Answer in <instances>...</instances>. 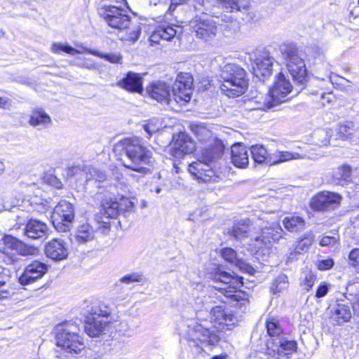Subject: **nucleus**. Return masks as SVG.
Returning a JSON list of instances; mask_svg holds the SVG:
<instances>
[{"label":"nucleus","instance_id":"nucleus-20","mask_svg":"<svg viewBox=\"0 0 359 359\" xmlns=\"http://www.w3.org/2000/svg\"><path fill=\"white\" fill-rule=\"evenodd\" d=\"M195 147L194 141L187 134L182 133L173 136L170 153L175 158H180L184 154L193 152Z\"/></svg>","mask_w":359,"mask_h":359},{"label":"nucleus","instance_id":"nucleus-6","mask_svg":"<svg viewBox=\"0 0 359 359\" xmlns=\"http://www.w3.org/2000/svg\"><path fill=\"white\" fill-rule=\"evenodd\" d=\"M221 90L229 97H237L245 93L248 82L245 71L236 64L225 65L220 73Z\"/></svg>","mask_w":359,"mask_h":359},{"label":"nucleus","instance_id":"nucleus-61","mask_svg":"<svg viewBox=\"0 0 359 359\" xmlns=\"http://www.w3.org/2000/svg\"><path fill=\"white\" fill-rule=\"evenodd\" d=\"M82 67H84V68H87L88 69H93L95 68L93 65H88V64H83L82 65Z\"/></svg>","mask_w":359,"mask_h":359},{"label":"nucleus","instance_id":"nucleus-16","mask_svg":"<svg viewBox=\"0 0 359 359\" xmlns=\"http://www.w3.org/2000/svg\"><path fill=\"white\" fill-rule=\"evenodd\" d=\"M341 196L331 191H322L313 196L310 206L316 211H329L335 209L341 203Z\"/></svg>","mask_w":359,"mask_h":359},{"label":"nucleus","instance_id":"nucleus-22","mask_svg":"<svg viewBox=\"0 0 359 359\" xmlns=\"http://www.w3.org/2000/svg\"><path fill=\"white\" fill-rule=\"evenodd\" d=\"M46 256L55 261L65 259L68 256V249L65 242L59 238H54L45 245Z\"/></svg>","mask_w":359,"mask_h":359},{"label":"nucleus","instance_id":"nucleus-50","mask_svg":"<svg viewBox=\"0 0 359 359\" xmlns=\"http://www.w3.org/2000/svg\"><path fill=\"white\" fill-rule=\"evenodd\" d=\"M90 177L87 178V181L88 182L92 181H94L95 182H104L107 179L104 172L95 168H93L90 171Z\"/></svg>","mask_w":359,"mask_h":359},{"label":"nucleus","instance_id":"nucleus-43","mask_svg":"<svg viewBox=\"0 0 359 359\" xmlns=\"http://www.w3.org/2000/svg\"><path fill=\"white\" fill-rule=\"evenodd\" d=\"M313 242V236L311 233H306L301 238L295 247V252L301 254L306 252Z\"/></svg>","mask_w":359,"mask_h":359},{"label":"nucleus","instance_id":"nucleus-23","mask_svg":"<svg viewBox=\"0 0 359 359\" xmlns=\"http://www.w3.org/2000/svg\"><path fill=\"white\" fill-rule=\"evenodd\" d=\"M352 317L350 306L344 303H337L330 309V320L334 325H341L350 321Z\"/></svg>","mask_w":359,"mask_h":359},{"label":"nucleus","instance_id":"nucleus-8","mask_svg":"<svg viewBox=\"0 0 359 359\" xmlns=\"http://www.w3.org/2000/svg\"><path fill=\"white\" fill-rule=\"evenodd\" d=\"M280 52L294 81L299 85H304L308 81V73L304 60L297 46L293 44L283 45Z\"/></svg>","mask_w":359,"mask_h":359},{"label":"nucleus","instance_id":"nucleus-9","mask_svg":"<svg viewBox=\"0 0 359 359\" xmlns=\"http://www.w3.org/2000/svg\"><path fill=\"white\" fill-rule=\"evenodd\" d=\"M292 91V85L283 73H279L277 81L269 90V94L260 97L257 101L259 104L257 109L262 110L271 109L286 100V97Z\"/></svg>","mask_w":359,"mask_h":359},{"label":"nucleus","instance_id":"nucleus-60","mask_svg":"<svg viewBox=\"0 0 359 359\" xmlns=\"http://www.w3.org/2000/svg\"><path fill=\"white\" fill-rule=\"evenodd\" d=\"M177 3H174L172 1L168 8V11L169 12L170 14H172V12L175 11V8H176V6H177Z\"/></svg>","mask_w":359,"mask_h":359},{"label":"nucleus","instance_id":"nucleus-39","mask_svg":"<svg viewBox=\"0 0 359 359\" xmlns=\"http://www.w3.org/2000/svg\"><path fill=\"white\" fill-rule=\"evenodd\" d=\"M266 327L267 333L271 338H279V336L283 332V330L282 327H280L279 320L276 318H269L266 323ZM272 339H271V340Z\"/></svg>","mask_w":359,"mask_h":359},{"label":"nucleus","instance_id":"nucleus-46","mask_svg":"<svg viewBox=\"0 0 359 359\" xmlns=\"http://www.w3.org/2000/svg\"><path fill=\"white\" fill-rule=\"evenodd\" d=\"M52 51L55 53H60V52H65L71 55L81 53V52L68 44H62L60 43H55L52 46Z\"/></svg>","mask_w":359,"mask_h":359},{"label":"nucleus","instance_id":"nucleus-56","mask_svg":"<svg viewBox=\"0 0 359 359\" xmlns=\"http://www.w3.org/2000/svg\"><path fill=\"white\" fill-rule=\"evenodd\" d=\"M351 301L352 302V307L355 314L359 317V297H354V299Z\"/></svg>","mask_w":359,"mask_h":359},{"label":"nucleus","instance_id":"nucleus-12","mask_svg":"<svg viewBox=\"0 0 359 359\" xmlns=\"http://www.w3.org/2000/svg\"><path fill=\"white\" fill-rule=\"evenodd\" d=\"M193 78L187 73L178 74L172 87V99L174 108L176 105L183 106L191 98Z\"/></svg>","mask_w":359,"mask_h":359},{"label":"nucleus","instance_id":"nucleus-24","mask_svg":"<svg viewBox=\"0 0 359 359\" xmlns=\"http://www.w3.org/2000/svg\"><path fill=\"white\" fill-rule=\"evenodd\" d=\"M85 332L90 337H97L109 330V320L88 316L85 323Z\"/></svg>","mask_w":359,"mask_h":359},{"label":"nucleus","instance_id":"nucleus-38","mask_svg":"<svg viewBox=\"0 0 359 359\" xmlns=\"http://www.w3.org/2000/svg\"><path fill=\"white\" fill-rule=\"evenodd\" d=\"M252 157L255 162L257 163H266L268 164L269 155H268L266 149L262 145H252L250 149Z\"/></svg>","mask_w":359,"mask_h":359},{"label":"nucleus","instance_id":"nucleus-28","mask_svg":"<svg viewBox=\"0 0 359 359\" xmlns=\"http://www.w3.org/2000/svg\"><path fill=\"white\" fill-rule=\"evenodd\" d=\"M231 161L233 164L241 168H245L249 163V155L247 148L241 143L234 144L231 147Z\"/></svg>","mask_w":359,"mask_h":359},{"label":"nucleus","instance_id":"nucleus-47","mask_svg":"<svg viewBox=\"0 0 359 359\" xmlns=\"http://www.w3.org/2000/svg\"><path fill=\"white\" fill-rule=\"evenodd\" d=\"M118 316L116 318L110 317L109 320V329L114 328L116 332L125 334L128 331V325L125 320H119Z\"/></svg>","mask_w":359,"mask_h":359},{"label":"nucleus","instance_id":"nucleus-19","mask_svg":"<svg viewBox=\"0 0 359 359\" xmlns=\"http://www.w3.org/2000/svg\"><path fill=\"white\" fill-rule=\"evenodd\" d=\"M147 93L153 100L160 103H165L174 109L173 100L170 95V88L165 82L154 81L147 87Z\"/></svg>","mask_w":359,"mask_h":359},{"label":"nucleus","instance_id":"nucleus-64","mask_svg":"<svg viewBox=\"0 0 359 359\" xmlns=\"http://www.w3.org/2000/svg\"><path fill=\"white\" fill-rule=\"evenodd\" d=\"M161 189L160 187H157V188L156 189V190H155V192H156V194H159V193L161 192Z\"/></svg>","mask_w":359,"mask_h":359},{"label":"nucleus","instance_id":"nucleus-45","mask_svg":"<svg viewBox=\"0 0 359 359\" xmlns=\"http://www.w3.org/2000/svg\"><path fill=\"white\" fill-rule=\"evenodd\" d=\"M10 271L8 269L0 266V299L7 297L8 292L5 289L6 283L10 279Z\"/></svg>","mask_w":359,"mask_h":359},{"label":"nucleus","instance_id":"nucleus-33","mask_svg":"<svg viewBox=\"0 0 359 359\" xmlns=\"http://www.w3.org/2000/svg\"><path fill=\"white\" fill-rule=\"evenodd\" d=\"M29 123L33 127L43 129L48 127L51 119L42 109H36L32 112Z\"/></svg>","mask_w":359,"mask_h":359},{"label":"nucleus","instance_id":"nucleus-41","mask_svg":"<svg viewBox=\"0 0 359 359\" xmlns=\"http://www.w3.org/2000/svg\"><path fill=\"white\" fill-rule=\"evenodd\" d=\"M288 285L289 282L287 276L285 274H280L273 280L271 290L273 294H277L287 289Z\"/></svg>","mask_w":359,"mask_h":359},{"label":"nucleus","instance_id":"nucleus-30","mask_svg":"<svg viewBox=\"0 0 359 359\" xmlns=\"http://www.w3.org/2000/svg\"><path fill=\"white\" fill-rule=\"evenodd\" d=\"M306 154H299L294 151H279L276 150L274 153L269 155L268 160L269 165H276L285 163L291 160H297L300 158H305Z\"/></svg>","mask_w":359,"mask_h":359},{"label":"nucleus","instance_id":"nucleus-52","mask_svg":"<svg viewBox=\"0 0 359 359\" xmlns=\"http://www.w3.org/2000/svg\"><path fill=\"white\" fill-rule=\"evenodd\" d=\"M330 287V285L325 283L322 282L320 285L318 287L316 292V297L317 298H322L325 297Z\"/></svg>","mask_w":359,"mask_h":359},{"label":"nucleus","instance_id":"nucleus-32","mask_svg":"<svg viewBox=\"0 0 359 359\" xmlns=\"http://www.w3.org/2000/svg\"><path fill=\"white\" fill-rule=\"evenodd\" d=\"M95 231L94 228L88 222L80 224L77 228L75 241L79 244H83L91 241L95 238Z\"/></svg>","mask_w":359,"mask_h":359},{"label":"nucleus","instance_id":"nucleus-44","mask_svg":"<svg viewBox=\"0 0 359 359\" xmlns=\"http://www.w3.org/2000/svg\"><path fill=\"white\" fill-rule=\"evenodd\" d=\"M192 326V332L194 334L192 336L194 339L197 340H205V338L208 337L210 334V331L209 329L204 327L203 325L201 324L197 325H188L189 327Z\"/></svg>","mask_w":359,"mask_h":359},{"label":"nucleus","instance_id":"nucleus-35","mask_svg":"<svg viewBox=\"0 0 359 359\" xmlns=\"http://www.w3.org/2000/svg\"><path fill=\"white\" fill-rule=\"evenodd\" d=\"M332 180L337 185L347 184L351 181V168L346 165L338 167L333 172Z\"/></svg>","mask_w":359,"mask_h":359},{"label":"nucleus","instance_id":"nucleus-1","mask_svg":"<svg viewBox=\"0 0 359 359\" xmlns=\"http://www.w3.org/2000/svg\"><path fill=\"white\" fill-rule=\"evenodd\" d=\"M191 130L198 141L210 143V146L202 149L198 161L189 164L188 171L198 182H216L219 177V171L212 165L222 158L224 150V144L214 137L203 124L192 125Z\"/></svg>","mask_w":359,"mask_h":359},{"label":"nucleus","instance_id":"nucleus-27","mask_svg":"<svg viewBox=\"0 0 359 359\" xmlns=\"http://www.w3.org/2000/svg\"><path fill=\"white\" fill-rule=\"evenodd\" d=\"M118 85L132 93H141L143 90L142 78L134 72H128L123 79L118 81Z\"/></svg>","mask_w":359,"mask_h":359},{"label":"nucleus","instance_id":"nucleus-57","mask_svg":"<svg viewBox=\"0 0 359 359\" xmlns=\"http://www.w3.org/2000/svg\"><path fill=\"white\" fill-rule=\"evenodd\" d=\"M11 106V100L8 97H0V108L7 109Z\"/></svg>","mask_w":359,"mask_h":359},{"label":"nucleus","instance_id":"nucleus-40","mask_svg":"<svg viewBox=\"0 0 359 359\" xmlns=\"http://www.w3.org/2000/svg\"><path fill=\"white\" fill-rule=\"evenodd\" d=\"M83 50L93 55L103 58L111 63H121L122 60V56L119 53H102L99 51L87 48H83Z\"/></svg>","mask_w":359,"mask_h":359},{"label":"nucleus","instance_id":"nucleus-21","mask_svg":"<svg viewBox=\"0 0 359 359\" xmlns=\"http://www.w3.org/2000/svg\"><path fill=\"white\" fill-rule=\"evenodd\" d=\"M256 229V222L254 223L250 219H245L234 224L231 229H229L227 234L231 238L240 241H244L248 238H250L251 240L255 241Z\"/></svg>","mask_w":359,"mask_h":359},{"label":"nucleus","instance_id":"nucleus-26","mask_svg":"<svg viewBox=\"0 0 359 359\" xmlns=\"http://www.w3.org/2000/svg\"><path fill=\"white\" fill-rule=\"evenodd\" d=\"M182 28L176 25H166L158 27L150 36V42L159 43L161 40L171 41L180 32Z\"/></svg>","mask_w":359,"mask_h":359},{"label":"nucleus","instance_id":"nucleus-51","mask_svg":"<svg viewBox=\"0 0 359 359\" xmlns=\"http://www.w3.org/2000/svg\"><path fill=\"white\" fill-rule=\"evenodd\" d=\"M142 280L141 276L137 273H130L124 276L120 279V281L125 284H130L134 282H140Z\"/></svg>","mask_w":359,"mask_h":359},{"label":"nucleus","instance_id":"nucleus-17","mask_svg":"<svg viewBox=\"0 0 359 359\" xmlns=\"http://www.w3.org/2000/svg\"><path fill=\"white\" fill-rule=\"evenodd\" d=\"M48 265L39 260H34L27 264L23 273L19 277L20 285H27L41 279L48 271Z\"/></svg>","mask_w":359,"mask_h":359},{"label":"nucleus","instance_id":"nucleus-49","mask_svg":"<svg viewBox=\"0 0 359 359\" xmlns=\"http://www.w3.org/2000/svg\"><path fill=\"white\" fill-rule=\"evenodd\" d=\"M315 137L318 140V144L322 146H326L330 143L331 134L325 130H318L314 133Z\"/></svg>","mask_w":359,"mask_h":359},{"label":"nucleus","instance_id":"nucleus-13","mask_svg":"<svg viewBox=\"0 0 359 359\" xmlns=\"http://www.w3.org/2000/svg\"><path fill=\"white\" fill-rule=\"evenodd\" d=\"M252 62L254 74L257 76L264 78L269 76L272 73L273 58L265 50H256L250 55Z\"/></svg>","mask_w":359,"mask_h":359},{"label":"nucleus","instance_id":"nucleus-25","mask_svg":"<svg viewBox=\"0 0 359 359\" xmlns=\"http://www.w3.org/2000/svg\"><path fill=\"white\" fill-rule=\"evenodd\" d=\"M221 255L224 259L238 268L241 271L249 274H253L255 270L247 264L242 258H240L236 252L231 248H224L221 250Z\"/></svg>","mask_w":359,"mask_h":359},{"label":"nucleus","instance_id":"nucleus-42","mask_svg":"<svg viewBox=\"0 0 359 359\" xmlns=\"http://www.w3.org/2000/svg\"><path fill=\"white\" fill-rule=\"evenodd\" d=\"M356 129L355 125L351 122H347L341 124L338 128V135L342 139H352V136L355 133Z\"/></svg>","mask_w":359,"mask_h":359},{"label":"nucleus","instance_id":"nucleus-36","mask_svg":"<svg viewBox=\"0 0 359 359\" xmlns=\"http://www.w3.org/2000/svg\"><path fill=\"white\" fill-rule=\"evenodd\" d=\"M283 225L290 232H297L304 229L305 221L299 216H288L284 218Z\"/></svg>","mask_w":359,"mask_h":359},{"label":"nucleus","instance_id":"nucleus-29","mask_svg":"<svg viewBox=\"0 0 359 359\" xmlns=\"http://www.w3.org/2000/svg\"><path fill=\"white\" fill-rule=\"evenodd\" d=\"M46 223L36 219H30L25 227V234L32 239H39L45 237L48 232Z\"/></svg>","mask_w":359,"mask_h":359},{"label":"nucleus","instance_id":"nucleus-3","mask_svg":"<svg viewBox=\"0 0 359 359\" xmlns=\"http://www.w3.org/2000/svg\"><path fill=\"white\" fill-rule=\"evenodd\" d=\"M114 151L116 154L125 155L126 159L123 160L125 168L142 175L149 172L145 165L151 163L152 153L138 139L125 138L114 145Z\"/></svg>","mask_w":359,"mask_h":359},{"label":"nucleus","instance_id":"nucleus-37","mask_svg":"<svg viewBox=\"0 0 359 359\" xmlns=\"http://www.w3.org/2000/svg\"><path fill=\"white\" fill-rule=\"evenodd\" d=\"M88 312L90 315V317H96L98 319L100 318H106L105 320H108L110 318L111 313V309L104 303H97L94 304Z\"/></svg>","mask_w":359,"mask_h":359},{"label":"nucleus","instance_id":"nucleus-10","mask_svg":"<svg viewBox=\"0 0 359 359\" xmlns=\"http://www.w3.org/2000/svg\"><path fill=\"white\" fill-rule=\"evenodd\" d=\"M74 210L72 203L63 200L55 207L52 213V224L59 232L70 230L74 219Z\"/></svg>","mask_w":359,"mask_h":359},{"label":"nucleus","instance_id":"nucleus-58","mask_svg":"<svg viewBox=\"0 0 359 359\" xmlns=\"http://www.w3.org/2000/svg\"><path fill=\"white\" fill-rule=\"evenodd\" d=\"M144 130H145V132L147 133L149 136H151L152 134H154L157 130V128L154 125L145 124L144 126Z\"/></svg>","mask_w":359,"mask_h":359},{"label":"nucleus","instance_id":"nucleus-59","mask_svg":"<svg viewBox=\"0 0 359 359\" xmlns=\"http://www.w3.org/2000/svg\"><path fill=\"white\" fill-rule=\"evenodd\" d=\"M331 96L330 93H324L321 95V98L323 100L326 101L327 102H331ZM323 104H325V102L323 101Z\"/></svg>","mask_w":359,"mask_h":359},{"label":"nucleus","instance_id":"nucleus-55","mask_svg":"<svg viewBox=\"0 0 359 359\" xmlns=\"http://www.w3.org/2000/svg\"><path fill=\"white\" fill-rule=\"evenodd\" d=\"M334 265V261L332 259L320 260L318 262V268L319 270L325 271L330 269Z\"/></svg>","mask_w":359,"mask_h":359},{"label":"nucleus","instance_id":"nucleus-15","mask_svg":"<svg viewBox=\"0 0 359 359\" xmlns=\"http://www.w3.org/2000/svg\"><path fill=\"white\" fill-rule=\"evenodd\" d=\"M102 214L107 218H116L121 213L132 211L134 203L128 198L121 196L118 201L109 198L102 201Z\"/></svg>","mask_w":359,"mask_h":359},{"label":"nucleus","instance_id":"nucleus-11","mask_svg":"<svg viewBox=\"0 0 359 359\" xmlns=\"http://www.w3.org/2000/svg\"><path fill=\"white\" fill-rule=\"evenodd\" d=\"M256 222L257 229L255 234L261 233L260 236L255 235V241L259 243V244L256 245V248H261L262 245H266L273 241H277L282 238L283 230L278 223H269L266 217H263Z\"/></svg>","mask_w":359,"mask_h":359},{"label":"nucleus","instance_id":"nucleus-5","mask_svg":"<svg viewBox=\"0 0 359 359\" xmlns=\"http://www.w3.org/2000/svg\"><path fill=\"white\" fill-rule=\"evenodd\" d=\"M79 328L73 322L58 325L55 327L56 345L67 354L66 357H74L85 348L83 339L79 334Z\"/></svg>","mask_w":359,"mask_h":359},{"label":"nucleus","instance_id":"nucleus-2","mask_svg":"<svg viewBox=\"0 0 359 359\" xmlns=\"http://www.w3.org/2000/svg\"><path fill=\"white\" fill-rule=\"evenodd\" d=\"M212 280L222 284V287H215L223 294L224 299L217 296L216 293L198 297L196 304L199 306V309L210 313L212 308L217 306L219 303L231 304L242 308L249 302L248 294L243 291L237 290L243 286V278L233 276L231 273L217 268L212 274Z\"/></svg>","mask_w":359,"mask_h":359},{"label":"nucleus","instance_id":"nucleus-62","mask_svg":"<svg viewBox=\"0 0 359 359\" xmlns=\"http://www.w3.org/2000/svg\"><path fill=\"white\" fill-rule=\"evenodd\" d=\"M5 170V165L2 161H0V175H1Z\"/></svg>","mask_w":359,"mask_h":359},{"label":"nucleus","instance_id":"nucleus-53","mask_svg":"<svg viewBox=\"0 0 359 359\" xmlns=\"http://www.w3.org/2000/svg\"><path fill=\"white\" fill-rule=\"evenodd\" d=\"M350 264L354 266L359 267V249L352 250L348 255Z\"/></svg>","mask_w":359,"mask_h":359},{"label":"nucleus","instance_id":"nucleus-7","mask_svg":"<svg viewBox=\"0 0 359 359\" xmlns=\"http://www.w3.org/2000/svg\"><path fill=\"white\" fill-rule=\"evenodd\" d=\"M195 9L205 15L219 17L221 9L226 13H241L249 15L251 4L249 0H194Z\"/></svg>","mask_w":359,"mask_h":359},{"label":"nucleus","instance_id":"nucleus-4","mask_svg":"<svg viewBox=\"0 0 359 359\" xmlns=\"http://www.w3.org/2000/svg\"><path fill=\"white\" fill-rule=\"evenodd\" d=\"M100 15L110 27L118 31L121 41L134 43L139 39L140 26L131 24V18L125 9L111 5L104 6L100 9Z\"/></svg>","mask_w":359,"mask_h":359},{"label":"nucleus","instance_id":"nucleus-14","mask_svg":"<svg viewBox=\"0 0 359 359\" xmlns=\"http://www.w3.org/2000/svg\"><path fill=\"white\" fill-rule=\"evenodd\" d=\"M192 31L196 33L197 38L205 41L214 39L217 33L215 22L208 18L196 15L190 22Z\"/></svg>","mask_w":359,"mask_h":359},{"label":"nucleus","instance_id":"nucleus-63","mask_svg":"<svg viewBox=\"0 0 359 359\" xmlns=\"http://www.w3.org/2000/svg\"><path fill=\"white\" fill-rule=\"evenodd\" d=\"M212 359H226L225 355H215L212 358Z\"/></svg>","mask_w":359,"mask_h":359},{"label":"nucleus","instance_id":"nucleus-48","mask_svg":"<svg viewBox=\"0 0 359 359\" xmlns=\"http://www.w3.org/2000/svg\"><path fill=\"white\" fill-rule=\"evenodd\" d=\"M316 279V276L311 271L304 272L302 276L301 282L304 289L306 291H309L313 287Z\"/></svg>","mask_w":359,"mask_h":359},{"label":"nucleus","instance_id":"nucleus-34","mask_svg":"<svg viewBox=\"0 0 359 359\" xmlns=\"http://www.w3.org/2000/svg\"><path fill=\"white\" fill-rule=\"evenodd\" d=\"M4 241L9 248L15 250L21 255L26 256L33 255L35 251L36 253L37 252L36 248L28 247L25 243L13 236L5 237Z\"/></svg>","mask_w":359,"mask_h":359},{"label":"nucleus","instance_id":"nucleus-18","mask_svg":"<svg viewBox=\"0 0 359 359\" xmlns=\"http://www.w3.org/2000/svg\"><path fill=\"white\" fill-rule=\"evenodd\" d=\"M210 315L215 327L220 331L231 330L237 322L236 317L220 305L214 306Z\"/></svg>","mask_w":359,"mask_h":359},{"label":"nucleus","instance_id":"nucleus-54","mask_svg":"<svg viewBox=\"0 0 359 359\" xmlns=\"http://www.w3.org/2000/svg\"><path fill=\"white\" fill-rule=\"evenodd\" d=\"M337 243V238L335 236H323L320 241L322 246H334Z\"/></svg>","mask_w":359,"mask_h":359},{"label":"nucleus","instance_id":"nucleus-31","mask_svg":"<svg viewBox=\"0 0 359 359\" xmlns=\"http://www.w3.org/2000/svg\"><path fill=\"white\" fill-rule=\"evenodd\" d=\"M268 348L271 346V349L273 352L278 354L282 353L285 354H290L297 350V344L295 341L287 340L285 339H273L272 341H269Z\"/></svg>","mask_w":359,"mask_h":359}]
</instances>
